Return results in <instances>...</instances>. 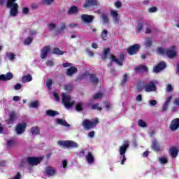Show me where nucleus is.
<instances>
[{
  "label": "nucleus",
  "instance_id": "aec40b11",
  "mask_svg": "<svg viewBox=\"0 0 179 179\" xmlns=\"http://www.w3.org/2000/svg\"><path fill=\"white\" fill-rule=\"evenodd\" d=\"M11 79H13V74L10 72L7 73L5 74L0 75V80H10Z\"/></svg>",
  "mask_w": 179,
  "mask_h": 179
},
{
  "label": "nucleus",
  "instance_id": "39448f33",
  "mask_svg": "<svg viewBox=\"0 0 179 179\" xmlns=\"http://www.w3.org/2000/svg\"><path fill=\"white\" fill-rule=\"evenodd\" d=\"M159 82L156 80H154L152 81H150V83L145 84L143 86L144 91L146 93H150V92H156V85H157Z\"/></svg>",
  "mask_w": 179,
  "mask_h": 179
},
{
  "label": "nucleus",
  "instance_id": "c03bdc74",
  "mask_svg": "<svg viewBox=\"0 0 179 179\" xmlns=\"http://www.w3.org/2000/svg\"><path fill=\"white\" fill-rule=\"evenodd\" d=\"M73 90V85L71 84H68L64 85V90L66 92H71V90Z\"/></svg>",
  "mask_w": 179,
  "mask_h": 179
},
{
  "label": "nucleus",
  "instance_id": "c85d7f7f",
  "mask_svg": "<svg viewBox=\"0 0 179 179\" xmlns=\"http://www.w3.org/2000/svg\"><path fill=\"white\" fill-rule=\"evenodd\" d=\"M38 106H40L38 101H33L29 104L28 107L29 108H38Z\"/></svg>",
  "mask_w": 179,
  "mask_h": 179
},
{
  "label": "nucleus",
  "instance_id": "473e14b6",
  "mask_svg": "<svg viewBox=\"0 0 179 179\" xmlns=\"http://www.w3.org/2000/svg\"><path fill=\"white\" fill-rule=\"evenodd\" d=\"M57 124H59V125H63L64 127H69V124L66 122V121L62 120V119H56Z\"/></svg>",
  "mask_w": 179,
  "mask_h": 179
},
{
  "label": "nucleus",
  "instance_id": "13d9d810",
  "mask_svg": "<svg viewBox=\"0 0 179 179\" xmlns=\"http://www.w3.org/2000/svg\"><path fill=\"white\" fill-rule=\"evenodd\" d=\"M148 12L150 13H155V12H157V8L156 7H151L148 9Z\"/></svg>",
  "mask_w": 179,
  "mask_h": 179
},
{
  "label": "nucleus",
  "instance_id": "f3484780",
  "mask_svg": "<svg viewBox=\"0 0 179 179\" xmlns=\"http://www.w3.org/2000/svg\"><path fill=\"white\" fill-rule=\"evenodd\" d=\"M51 50V48L50 46H45L41 52V58L42 59H45V58H47V55H48V52H50Z\"/></svg>",
  "mask_w": 179,
  "mask_h": 179
},
{
  "label": "nucleus",
  "instance_id": "c9c22d12",
  "mask_svg": "<svg viewBox=\"0 0 179 179\" xmlns=\"http://www.w3.org/2000/svg\"><path fill=\"white\" fill-rule=\"evenodd\" d=\"M52 52L53 54H56V55H64V54H65V52L57 48H54Z\"/></svg>",
  "mask_w": 179,
  "mask_h": 179
},
{
  "label": "nucleus",
  "instance_id": "5fc2aeb1",
  "mask_svg": "<svg viewBox=\"0 0 179 179\" xmlns=\"http://www.w3.org/2000/svg\"><path fill=\"white\" fill-rule=\"evenodd\" d=\"M42 3L45 5H51L54 3V0H42Z\"/></svg>",
  "mask_w": 179,
  "mask_h": 179
},
{
  "label": "nucleus",
  "instance_id": "cd10ccee",
  "mask_svg": "<svg viewBox=\"0 0 179 179\" xmlns=\"http://www.w3.org/2000/svg\"><path fill=\"white\" fill-rule=\"evenodd\" d=\"M30 132L32 135H40V129L38 127H31Z\"/></svg>",
  "mask_w": 179,
  "mask_h": 179
},
{
  "label": "nucleus",
  "instance_id": "3c124183",
  "mask_svg": "<svg viewBox=\"0 0 179 179\" xmlns=\"http://www.w3.org/2000/svg\"><path fill=\"white\" fill-rule=\"evenodd\" d=\"M101 19H102L103 23H105V24L108 23V17H107V15L106 14L101 15Z\"/></svg>",
  "mask_w": 179,
  "mask_h": 179
},
{
  "label": "nucleus",
  "instance_id": "9d476101",
  "mask_svg": "<svg viewBox=\"0 0 179 179\" xmlns=\"http://www.w3.org/2000/svg\"><path fill=\"white\" fill-rule=\"evenodd\" d=\"M44 159V157H28L27 162L32 166H37V164H40L41 163V160Z\"/></svg>",
  "mask_w": 179,
  "mask_h": 179
},
{
  "label": "nucleus",
  "instance_id": "7c9ffc66",
  "mask_svg": "<svg viewBox=\"0 0 179 179\" xmlns=\"http://www.w3.org/2000/svg\"><path fill=\"white\" fill-rule=\"evenodd\" d=\"M169 153H170L171 157H176L178 153V151L177 150V149L175 147H173L169 150Z\"/></svg>",
  "mask_w": 179,
  "mask_h": 179
},
{
  "label": "nucleus",
  "instance_id": "f704fd0d",
  "mask_svg": "<svg viewBox=\"0 0 179 179\" xmlns=\"http://www.w3.org/2000/svg\"><path fill=\"white\" fill-rule=\"evenodd\" d=\"M16 145V141L15 139H10L7 141V148H13Z\"/></svg>",
  "mask_w": 179,
  "mask_h": 179
},
{
  "label": "nucleus",
  "instance_id": "4be33fe9",
  "mask_svg": "<svg viewBox=\"0 0 179 179\" xmlns=\"http://www.w3.org/2000/svg\"><path fill=\"white\" fill-rule=\"evenodd\" d=\"M85 159L88 164H93L94 163V156H93V154L90 152H88Z\"/></svg>",
  "mask_w": 179,
  "mask_h": 179
},
{
  "label": "nucleus",
  "instance_id": "052dcab7",
  "mask_svg": "<svg viewBox=\"0 0 179 179\" xmlns=\"http://www.w3.org/2000/svg\"><path fill=\"white\" fill-rule=\"evenodd\" d=\"M15 90H20L22 89V85L20 83H17L14 86Z\"/></svg>",
  "mask_w": 179,
  "mask_h": 179
},
{
  "label": "nucleus",
  "instance_id": "37998d69",
  "mask_svg": "<svg viewBox=\"0 0 179 179\" xmlns=\"http://www.w3.org/2000/svg\"><path fill=\"white\" fill-rule=\"evenodd\" d=\"M31 43H33V37H27L24 41V45H30Z\"/></svg>",
  "mask_w": 179,
  "mask_h": 179
},
{
  "label": "nucleus",
  "instance_id": "bb28decb",
  "mask_svg": "<svg viewBox=\"0 0 179 179\" xmlns=\"http://www.w3.org/2000/svg\"><path fill=\"white\" fill-rule=\"evenodd\" d=\"M151 148L155 152H158V150H160V145H159V143H157L156 140L152 141Z\"/></svg>",
  "mask_w": 179,
  "mask_h": 179
},
{
  "label": "nucleus",
  "instance_id": "4d7b16f0",
  "mask_svg": "<svg viewBox=\"0 0 179 179\" xmlns=\"http://www.w3.org/2000/svg\"><path fill=\"white\" fill-rule=\"evenodd\" d=\"M148 103L150 104V106H156V104H157V101L152 99V100H149Z\"/></svg>",
  "mask_w": 179,
  "mask_h": 179
},
{
  "label": "nucleus",
  "instance_id": "a878e982",
  "mask_svg": "<svg viewBox=\"0 0 179 179\" xmlns=\"http://www.w3.org/2000/svg\"><path fill=\"white\" fill-rule=\"evenodd\" d=\"M31 80H33V77L30 74L24 76L22 78V82L23 83H29V82H31Z\"/></svg>",
  "mask_w": 179,
  "mask_h": 179
},
{
  "label": "nucleus",
  "instance_id": "72a5a7b5",
  "mask_svg": "<svg viewBox=\"0 0 179 179\" xmlns=\"http://www.w3.org/2000/svg\"><path fill=\"white\" fill-rule=\"evenodd\" d=\"M101 36L103 41H107V38L108 37V31H107V29H104L102 31Z\"/></svg>",
  "mask_w": 179,
  "mask_h": 179
},
{
  "label": "nucleus",
  "instance_id": "69168bd1",
  "mask_svg": "<svg viewBox=\"0 0 179 179\" xmlns=\"http://www.w3.org/2000/svg\"><path fill=\"white\" fill-rule=\"evenodd\" d=\"M166 92H173V86L171 85L166 86Z\"/></svg>",
  "mask_w": 179,
  "mask_h": 179
},
{
  "label": "nucleus",
  "instance_id": "f257e3e1",
  "mask_svg": "<svg viewBox=\"0 0 179 179\" xmlns=\"http://www.w3.org/2000/svg\"><path fill=\"white\" fill-rule=\"evenodd\" d=\"M129 148V141H124L123 144L119 148V159L120 160V164H124L127 162V150Z\"/></svg>",
  "mask_w": 179,
  "mask_h": 179
},
{
  "label": "nucleus",
  "instance_id": "58836bf2",
  "mask_svg": "<svg viewBox=\"0 0 179 179\" xmlns=\"http://www.w3.org/2000/svg\"><path fill=\"white\" fill-rule=\"evenodd\" d=\"M145 47L147 48H149L152 45V38H146L145 41Z\"/></svg>",
  "mask_w": 179,
  "mask_h": 179
},
{
  "label": "nucleus",
  "instance_id": "864d4df0",
  "mask_svg": "<svg viewBox=\"0 0 179 179\" xmlns=\"http://www.w3.org/2000/svg\"><path fill=\"white\" fill-rule=\"evenodd\" d=\"M127 82H128V74L125 73L123 76V79L122 80V85H125V83Z\"/></svg>",
  "mask_w": 179,
  "mask_h": 179
},
{
  "label": "nucleus",
  "instance_id": "680f3d73",
  "mask_svg": "<svg viewBox=\"0 0 179 179\" xmlns=\"http://www.w3.org/2000/svg\"><path fill=\"white\" fill-rule=\"evenodd\" d=\"M68 166V161H66V159H64L62 161V167L63 169H66Z\"/></svg>",
  "mask_w": 179,
  "mask_h": 179
},
{
  "label": "nucleus",
  "instance_id": "423d86ee",
  "mask_svg": "<svg viewBox=\"0 0 179 179\" xmlns=\"http://www.w3.org/2000/svg\"><path fill=\"white\" fill-rule=\"evenodd\" d=\"M99 122V119H94V120H89L85 119L83 121V126L84 127V129H92V128H94L96 125H97Z\"/></svg>",
  "mask_w": 179,
  "mask_h": 179
},
{
  "label": "nucleus",
  "instance_id": "8fccbe9b",
  "mask_svg": "<svg viewBox=\"0 0 179 179\" xmlns=\"http://www.w3.org/2000/svg\"><path fill=\"white\" fill-rule=\"evenodd\" d=\"M46 86L48 89L51 90V86H52V79H48L46 81Z\"/></svg>",
  "mask_w": 179,
  "mask_h": 179
},
{
  "label": "nucleus",
  "instance_id": "4c0bfd02",
  "mask_svg": "<svg viewBox=\"0 0 179 179\" xmlns=\"http://www.w3.org/2000/svg\"><path fill=\"white\" fill-rule=\"evenodd\" d=\"M137 124H138V127H141V128H146V127H148V124H146V122H145L142 120H139L137 122Z\"/></svg>",
  "mask_w": 179,
  "mask_h": 179
},
{
  "label": "nucleus",
  "instance_id": "79ce46f5",
  "mask_svg": "<svg viewBox=\"0 0 179 179\" xmlns=\"http://www.w3.org/2000/svg\"><path fill=\"white\" fill-rule=\"evenodd\" d=\"M68 12L70 15H73V13H76V12H78V7L73 6L70 8Z\"/></svg>",
  "mask_w": 179,
  "mask_h": 179
},
{
  "label": "nucleus",
  "instance_id": "b1692460",
  "mask_svg": "<svg viewBox=\"0 0 179 179\" xmlns=\"http://www.w3.org/2000/svg\"><path fill=\"white\" fill-rule=\"evenodd\" d=\"M136 72H140L142 73L143 72H148V67L143 65H139L135 67Z\"/></svg>",
  "mask_w": 179,
  "mask_h": 179
},
{
  "label": "nucleus",
  "instance_id": "09e8293b",
  "mask_svg": "<svg viewBox=\"0 0 179 179\" xmlns=\"http://www.w3.org/2000/svg\"><path fill=\"white\" fill-rule=\"evenodd\" d=\"M92 110H97V111H101L102 108L99 106V103L94 104L92 106Z\"/></svg>",
  "mask_w": 179,
  "mask_h": 179
},
{
  "label": "nucleus",
  "instance_id": "20e7f679",
  "mask_svg": "<svg viewBox=\"0 0 179 179\" xmlns=\"http://www.w3.org/2000/svg\"><path fill=\"white\" fill-rule=\"evenodd\" d=\"M62 101L66 108H71L75 104V101L71 99V96L65 93L62 94Z\"/></svg>",
  "mask_w": 179,
  "mask_h": 179
},
{
  "label": "nucleus",
  "instance_id": "c756f323",
  "mask_svg": "<svg viewBox=\"0 0 179 179\" xmlns=\"http://www.w3.org/2000/svg\"><path fill=\"white\" fill-rule=\"evenodd\" d=\"M46 115H48L49 117H55V115H59V113L56 110H46Z\"/></svg>",
  "mask_w": 179,
  "mask_h": 179
},
{
  "label": "nucleus",
  "instance_id": "bf43d9fd",
  "mask_svg": "<svg viewBox=\"0 0 179 179\" xmlns=\"http://www.w3.org/2000/svg\"><path fill=\"white\" fill-rule=\"evenodd\" d=\"M87 54H88L89 57H93L94 55V52L93 51L90 50V49L86 50Z\"/></svg>",
  "mask_w": 179,
  "mask_h": 179
},
{
  "label": "nucleus",
  "instance_id": "49530a36",
  "mask_svg": "<svg viewBox=\"0 0 179 179\" xmlns=\"http://www.w3.org/2000/svg\"><path fill=\"white\" fill-rule=\"evenodd\" d=\"M159 163H161V164H167L168 159L167 157H161L159 159Z\"/></svg>",
  "mask_w": 179,
  "mask_h": 179
},
{
  "label": "nucleus",
  "instance_id": "e433bc0d",
  "mask_svg": "<svg viewBox=\"0 0 179 179\" xmlns=\"http://www.w3.org/2000/svg\"><path fill=\"white\" fill-rule=\"evenodd\" d=\"M48 29L51 31H52V30H55V29H57V24L54 22H50L48 24Z\"/></svg>",
  "mask_w": 179,
  "mask_h": 179
},
{
  "label": "nucleus",
  "instance_id": "412c9836",
  "mask_svg": "<svg viewBox=\"0 0 179 179\" xmlns=\"http://www.w3.org/2000/svg\"><path fill=\"white\" fill-rule=\"evenodd\" d=\"M172 99H173V96H170L168 98H166L165 102L162 105L163 113H164V111H167V108H169V106H170V103Z\"/></svg>",
  "mask_w": 179,
  "mask_h": 179
},
{
  "label": "nucleus",
  "instance_id": "774afa93",
  "mask_svg": "<svg viewBox=\"0 0 179 179\" xmlns=\"http://www.w3.org/2000/svg\"><path fill=\"white\" fill-rule=\"evenodd\" d=\"M136 101H142V95L141 94L136 96Z\"/></svg>",
  "mask_w": 179,
  "mask_h": 179
},
{
  "label": "nucleus",
  "instance_id": "7ed1b4c3",
  "mask_svg": "<svg viewBox=\"0 0 179 179\" xmlns=\"http://www.w3.org/2000/svg\"><path fill=\"white\" fill-rule=\"evenodd\" d=\"M57 145H59V146H62L63 148H68L69 149H75L79 146L78 143L71 140L57 141Z\"/></svg>",
  "mask_w": 179,
  "mask_h": 179
},
{
  "label": "nucleus",
  "instance_id": "2eb2a0df",
  "mask_svg": "<svg viewBox=\"0 0 179 179\" xmlns=\"http://www.w3.org/2000/svg\"><path fill=\"white\" fill-rule=\"evenodd\" d=\"M139 48H141L139 44H134L128 49V53L129 55H134L137 51H139Z\"/></svg>",
  "mask_w": 179,
  "mask_h": 179
},
{
  "label": "nucleus",
  "instance_id": "6e6d98bb",
  "mask_svg": "<svg viewBox=\"0 0 179 179\" xmlns=\"http://www.w3.org/2000/svg\"><path fill=\"white\" fill-rule=\"evenodd\" d=\"M29 11H30V10L27 7H24L22 8V13H23V15H29Z\"/></svg>",
  "mask_w": 179,
  "mask_h": 179
},
{
  "label": "nucleus",
  "instance_id": "ea45409f",
  "mask_svg": "<svg viewBox=\"0 0 179 179\" xmlns=\"http://www.w3.org/2000/svg\"><path fill=\"white\" fill-rule=\"evenodd\" d=\"M6 57L9 59V61H14L15 55L13 52L6 53Z\"/></svg>",
  "mask_w": 179,
  "mask_h": 179
},
{
  "label": "nucleus",
  "instance_id": "f8f14e48",
  "mask_svg": "<svg viewBox=\"0 0 179 179\" xmlns=\"http://www.w3.org/2000/svg\"><path fill=\"white\" fill-rule=\"evenodd\" d=\"M169 128L171 131H177L179 128V119H173L170 124Z\"/></svg>",
  "mask_w": 179,
  "mask_h": 179
},
{
  "label": "nucleus",
  "instance_id": "f03ea898",
  "mask_svg": "<svg viewBox=\"0 0 179 179\" xmlns=\"http://www.w3.org/2000/svg\"><path fill=\"white\" fill-rule=\"evenodd\" d=\"M16 0H8L6 3V6L10 10V16L15 17L17 16L19 13V5L16 3Z\"/></svg>",
  "mask_w": 179,
  "mask_h": 179
},
{
  "label": "nucleus",
  "instance_id": "a211bd4d",
  "mask_svg": "<svg viewBox=\"0 0 179 179\" xmlns=\"http://www.w3.org/2000/svg\"><path fill=\"white\" fill-rule=\"evenodd\" d=\"M19 118V115H17L15 112H11L9 114V119L8 120V124H13L15 121H16V119Z\"/></svg>",
  "mask_w": 179,
  "mask_h": 179
},
{
  "label": "nucleus",
  "instance_id": "dca6fc26",
  "mask_svg": "<svg viewBox=\"0 0 179 179\" xmlns=\"http://www.w3.org/2000/svg\"><path fill=\"white\" fill-rule=\"evenodd\" d=\"M81 19L84 23H92V22H93V19H94V17L87 14H83L81 15Z\"/></svg>",
  "mask_w": 179,
  "mask_h": 179
},
{
  "label": "nucleus",
  "instance_id": "2f4dec72",
  "mask_svg": "<svg viewBox=\"0 0 179 179\" xmlns=\"http://www.w3.org/2000/svg\"><path fill=\"white\" fill-rule=\"evenodd\" d=\"M89 76L93 85H97L99 83V78L94 74H90Z\"/></svg>",
  "mask_w": 179,
  "mask_h": 179
},
{
  "label": "nucleus",
  "instance_id": "ddd939ff",
  "mask_svg": "<svg viewBox=\"0 0 179 179\" xmlns=\"http://www.w3.org/2000/svg\"><path fill=\"white\" fill-rule=\"evenodd\" d=\"M97 5H99L97 0H87L83 5V8H92L93 6H97Z\"/></svg>",
  "mask_w": 179,
  "mask_h": 179
},
{
  "label": "nucleus",
  "instance_id": "6ab92c4d",
  "mask_svg": "<svg viewBox=\"0 0 179 179\" xmlns=\"http://www.w3.org/2000/svg\"><path fill=\"white\" fill-rule=\"evenodd\" d=\"M110 16L113 17L115 23H118L120 22L118 11H117L116 10H110Z\"/></svg>",
  "mask_w": 179,
  "mask_h": 179
},
{
  "label": "nucleus",
  "instance_id": "a19ab883",
  "mask_svg": "<svg viewBox=\"0 0 179 179\" xmlns=\"http://www.w3.org/2000/svg\"><path fill=\"white\" fill-rule=\"evenodd\" d=\"M166 50H164L163 48H158L157 49V53L159 54V55H166Z\"/></svg>",
  "mask_w": 179,
  "mask_h": 179
},
{
  "label": "nucleus",
  "instance_id": "de8ad7c7",
  "mask_svg": "<svg viewBox=\"0 0 179 179\" xmlns=\"http://www.w3.org/2000/svg\"><path fill=\"white\" fill-rule=\"evenodd\" d=\"M109 52H110V48H106L104 50L102 55L103 59H106V58H107V54H108Z\"/></svg>",
  "mask_w": 179,
  "mask_h": 179
},
{
  "label": "nucleus",
  "instance_id": "338daca9",
  "mask_svg": "<svg viewBox=\"0 0 179 179\" xmlns=\"http://www.w3.org/2000/svg\"><path fill=\"white\" fill-rule=\"evenodd\" d=\"M106 110L111 109V104H110L108 102H104Z\"/></svg>",
  "mask_w": 179,
  "mask_h": 179
},
{
  "label": "nucleus",
  "instance_id": "603ef678",
  "mask_svg": "<svg viewBox=\"0 0 179 179\" xmlns=\"http://www.w3.org/2000/svg\"><path fill=\"white\" fill-rule=\"evenodd\" d=\"M101 97H103V94H101V93H96L94 96L93 99L94 100H99V99H101Z\"/></svg>",
  "mask_w": 179,
  "mask_h": 179
},
{
  "label": "nucleus",
  "instance_id": "6e6552de",
  "mask_svg": "<svg viewBox=\"0 0 179 179\" xmlns=\"http://www.w3.org/2000/svg\"><path fill=\"white\" fill-rule=\"evenodd\" d=\"M27 127V124L26 122L17 124L15 127L16 134H17V135H22V134L26 131Z\"/></svg>",
  "mask_w": 179,
  "mask_h": 179
},
{
  "label": "nucleus",
  "instance_id": "9b49d317",
  "mask_svg": "<svg viewBox=\"0 0 179 179\" xmlns=\"http://www.w3.org/2000/svg\"><path fill=\"white\" fill-rule=\"evenodd\" d=\"M110 59L111 60L112 62H115L117 65H119L120 66H122V64L124 62V54H122L120 55V59H117L115 57V56L110 55Z\"/></svg>",
  "mask_w": 179,
  "mask_h": 179
},
{
  "label": "nucleus",
  "instance_id": "e2e57ef3",
  "mask_svg": "<svg viewBox=\"0 0 179 179\" xmlns=\"http://www.w3.org/2000/svg\"><path fill=\"white\" fill-rule=\"evenodd\" d=\"M69 27H70L71 29H75V27H78V24L71 23L69 24Z\"/></svg>",
  "mask_w": 179,
  "mask_h": 179
},
{
  "label": "nucleus",
  "instance_id": "4468645a",
  "mask_svg": "<svg viewBox=\"0 0 179 179\" xmlns=\"http://www.w3.org/2000/svg\"><path fill=\"white\" fill-rule=\"evenodd\" d=\"M164 68H166V63L161 62L154 67L153 72H155V73H159V72L163 71Z\"/></svg>",
  "mask_w": 179,
  "mask_h": 179
},
{
  "label": "nucleus",
  "instance_id": "393cba45",
  "mask_svg": "<svg viewBox=\"0 0 179 179\" xmlns=\"http://www.w3.org/2000/svg\"><path fill=\"white\" fill-rule=\"evenodd\" d=\"M148 26V22L146 21H139L137 25V31H142L143 27H146Z\"/></svg>",
  "mask_w": 179,
  "mask_h": 179
},
{
  "label": "nucleus",
  "instance_id": "a18cd8bd",
  "mask_svg": "<svg viewBox=\"0 0 179 179\" xmlns=\"http://www.w3.org/2000/svg\"><path fill=\"white\" fill-rule=\"evenodd\" d=\"M83 103H77V105L76 106V111H82V110H83Z\"/></svg>",
  "mask_w": 179,
  "mask_h": 179
},
{
  "label": "nucleus",
  "instance_id": "0e129e2a",
  "mask_svg": "<svg viewBox=\"0 0 179 179\" xmlns=\"http://www.w3.org/2000/svg\"><path fill=\"white\" fill-rule=\"evenodd\" d=\"M174 106L179 107V98H176L173 101Z\"/></svg>",
  "mask_w": 179,
  "mask_h": 179
},
{
  "label": "nucleus",
  "instance_id": "0eeeda50",
  "mask_svg": "<svg viewBox=\"0 0 179 179\" xmlns=\"http://www.w3.org/2000/svg\"><path fill=\"white\" fill-rule=\"evenodd\" d=\"M45 173L48 177H55L58 173L57 172V168L48 166L45 169Z\"/></svg>",
  "mask_w": 179,
  "mask_h": 179
},
{
  "label": "nucleus",
  "instance_id": "1a4fd4ad",
  "mask_svg": "<svg viewBox=\"0 0 179 179\" xmlns=\"http://www.w3.org/2000/svg\"><path fill=\"white\" fill-rule=\"evenodd\" d=\"M166 55H167L168 58H174V57L177 55V49L176 48V46L173 45L166 49Z\"/></svg>",
  "mask_w": 179,
  "mask_h": 179
},
{
  "label": "nucleus",
  "instance_id": "5701e85b",
  "mask_svg": "<svg viewBox=\"0 0 179 179\" xmlns=\"http://www.w3.org/2000/svg\"><path fill=\"white\" fill-rule=\"evenodd\" d=\"M76 72H78V69L75 66H71L69 69H67L66 75H67V76H72L75 75Z\"/></svg>",
  "mask_w": 179,
  "mask_h": 179
}]
</instances>
